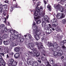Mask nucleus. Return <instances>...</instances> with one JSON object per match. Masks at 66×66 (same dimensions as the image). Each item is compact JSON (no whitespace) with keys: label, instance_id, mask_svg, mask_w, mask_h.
Segmentation results:
<instances>
[{"label":"nucleus","instance_id":"obj_14","mask_svg":"<svg viewBox=\"0 0 66 66\" xmlns=\"http://www.w3.org/2000/svg\"><path fill=\"white\" fill-rule=\"evenodd\" d=\"M58 45V44H57V43L55 42L53 44L52 46L54 48H56V49H57V48H58V47H57Z\"/></svg>","mask_w":66,"mask_h":66},{"label":"nucleus","instance_id":"obj_54","mask_svg":"<svg viewBox=\"0 0 66 66\" xmlns=\"http://www.w3.org/2000/svg\"><path fill=\"white\" fill-rule=\"evenodd\" d=\"M14 51L16 52H19V50H14Z\"/></svg>","mask_w":66,"mask_h":66},{"label":"nucleus","instance_id":"obj_38","mask_svg":"<svg viewBox=\"0 0 66 66\" xmlns=\"http://www.w3.org/2000/svg\"><path fill=\"white\" fill-rule=\"evenodd\" d=\"M62 43H61L60 44H64L65 43H66V40H64L62 42Z\"/></svg>","mask_w":66,"mask_h":66},{"label":"nucleus","instance_id":"obj_29","mask_svg":"<svg viewBox=\"0 0 66 66\" xmlns=\"http://www.w3.org/2000/svg\"><path fill=\"white\" fill-rule=\"evenodd\" d=\"M40 55V53L37 51L36 53V57H38Z\"/></svg>","mask_w":66,"mask_h":66},{"label":"nucleus","instance_id":"obj_39","mask_svg":"<svg viewBox=\"0 0 66 66\" xmlns=\"http://www.w3.org/2000/svg\"><path fill=\"white\" fill-rule=\"evenodd\" d=\"M65 15L63 13H61V18H64L65 17Z\"/></svg>","mask_w":66,"mask_h":66},{"label":"nucleus","instance_id":"obj_24","mask_svg":"<svg viewBox=\"0 0 66 66\" xmlns=\"http://www.w3.org/2000/svg\"><path fill=\"white\" fill-rule=\"evenodd\" d=\"M61 5H60L59 4H58V5L54 6V7H55V9H59V8H60Z\"/></svg>","mask_w":66,"mask_h":66},{"label":"nucleus","instance_id":"obj_55","mask_svg":"<svg viewBox=\"0 0 66 66\" xmlns=\"http://www.w3.org/2000/svg\"><path fill=\"white\" fill-rule=\"evenodd\" d=\"M3 48L2 46H0V50H3Z\"/></svg>","mask_w":66,"mask_h":66},{"label":"nucleus","instance_id":"obj_28","mask_svg":"<svg viewBox=\"0 0 66 66\" xmlns=\"http://www.w3.org/2000/svg\"><path fill=\"white\" fill-rule=\"evenodd\" d=\"M55 30L57 32H60V31H61V29H60L59 27H57L55 29Z\"/></svg>","mask_w":66,"mask_h":66},{"label":"nucleus","instance_id":"obj_47","mask_svg":"<svg viewBox=\"0 0 66 66\" xmlns=\"http://www.w3.org/2000/svg\"><path fill=\"white\" fill-rule=\"evenodd\" d=\"M35 34H36V35H38V31L37 30H36L35 32Z\"/></svg>","mask_w":66,"mask_h":66},{"label":"nucleus","instance_id":"obj_49","mask_svg":"<svg viewBox=\"0 0 66 66\" xmlns=\"http://www.w3.org/2000/svg\"><path fill=\"white\" fill-rule=\"evenodd\" d=\"M28 36H29V39H31L32 37V36H31V35L29 34L28 35Z\"/></svg>","mask_w":66,"mask_h":66},{"label":"nucleus","instance_id":"obj_32","mask_svg":"<svg viewBox=\"0 0 66 66\" xmlns=\"http://www.w3.org/2000/svg\"><path fill=\"white\" fill-rule=\"evenodd\" d=\"M3 37H4V38H6L8 37V36L7 34H5L4 35Z\"/></svg>","mask_w":66,"mask_h":66},{"label":"nucleus","instance_id":"obj_52","mask_svg":"<svg viewBox=\"0 0 66 66\" xmlns=\"http://www.w3.org/2000/svg\"><path fill=\"white\" fill-rule=\"evenodd\" d=\"M9 2V1H4V2L5 3H8Z\"/></svg>","mask_w":66,"mask_h":66},{"label":"nucleus","instance_id":"obj_50","mask_svg":"<svg viewBox=\"0 0 66 66\" xmlns=\"http://www.w3.org/2000/svg\"><path fill=\"white\" fill-rule=\"evenodd\" d=\"M19 65L21 66H22V63L21 62H20L19 63Z\"/></svg>","mask_w":66,"mask_h":66},{"label":"nucleus","instance_id":"obj_45","mask_svg":"<svg viewBox=\"0 0 66 66\" xmlns=\"http://www.w3.org/2000/svg\"><path fill=\"white\" fill-rule=\"evenodd\" d=\"M50 63L51 64H52V63H53V60H52V59H51L50 60Z\"/></svg>","mask_w":66,"mask_h":66},{"label":"nucleus","instance_id":"obj_23","mask_svg":"<svg viewBox=\"0 0 66 66\" xmlns=\"http://www.w3.org/2000/svg\"><path fill=\"white\" fill-rule=\"evenodd\" d=\"M20 55L18 53H16L15 54L14 57L15 58H18V57Z\"/></svg>","mask_w":66,"mask_h":66},{"label":"nucleus","instance_id":"obj_59","mask_svg":"<svg viewBox=\"0 0 66 66\" xmlns=\"http://www.w3.org/2000/svg\"><path fill=\"white\" fill-rule=\"evenodd\" d=\"M44 2L45 4L46 5V4H47V2H46V1H44Z\"/></svg>","mask_w":66,"mask_h":66},{"label":"nucleus","instance_id":"obj_21","mask_svg":"<svg viewBox=\"0 0 66 66\" xmlns=\"http://www.w3.org/2000/svg\"><path fill=\"white\" fill-rule=\"evenodd\" d=\"M2 59V56H1L0 55V62L1 64H2L4 62V61L3 59Z\"/></svg>","mask_w":66,"mask_h":66},{"label":"nucleus","instance_id":"obj_35","mask_svg":"<svg viewBox=\"0 0 66 66\" xmlns=\"http://www.w3.org/2000/svg\"><path fill=\"white\" fill-rule=\"evenodd\" d=\"M2 7L3 8H2L3 9H6L7 7V6L6 5H3L2 6Z\"/></svg>","mask_w":66,"mask_h":66},{"label":"nucleus","instance_id":"obj_63","mask_svg":"<svg viewBox=\"0 0 66 66\" xmlns=\"http://www.w3.org/2000/svg\"><path fill=\"white\" fill-rule=\"evenodd\" d=\"M9 55H8V54H7V58H9Z\"/></svg>","mask_w":66,"mask_h":66},{"label":"nucleus","instance_id":"obj_1","mask_svg":"<svg viewBox=\"0 0 66 66\" xmlns=\"http://www.w3.org/2000/svg\"><path fill=\"white\" fill-rule=\"evenodd\" d=\"M40 9L41 10H43V8L42 6L40 7V8L38 7L37 8L36 10H34V18L35 19L37 20L38 19L40 18V16H43L45 15V13L43 12V11H40Z\"/></svg>","mask_w":66,"mask_h":66},{"label":"nucleus","instance_id":"obj_57","mask_svg":"<svg viewBox=\"0 0 66 66\" xmlns=\"http://www.w3.org/2000/svg\"><path fill=\"white\" fill-rule=\"evenodd\" d=\"M37 61L39 63H42V61H41L40 60H38Z\"/></svg>","mask_w":66,"mask_h":66},{"label":"nucleus","instance_id":"obj_48","mask_svg":"<svg viewBox=\"0 0 66 66\" xmlns=\"http://www.w3.org/2000/svg\"><path fill=\"white\" fill-rule=\"evenodd\" d=\"M24 41V39L23 38H22L20 40V42H23Z\"/></svg>","mask_w":66,"mask_h":66},{"label":"nucleus","instance_id":"obj_4","mask_svg":"<svg viewBox=\"0 0 66 66\" xmlns=\"http://www.w3.org/2000/svg\"><path fill=\"white\" fill-rule=\"evenodd\" d=\"M44 21H43L42 22V25L43 27H45L46 25V23L47 22L48 19V17L47 15L44 16Z\"/></svg>","mask_w":66,"mask_h":66},{"label":"nucleus","instance_id":"obj_44","mask_svg":"<svg viewBox=\"0 0 66 66\" xmlns=\"http://www.w3.org/2000/svg\"><path fill=\"white\" fill-rule=\"evenodd\" d=\"M20 47H17L15 48L14 49V50H20Z\"/></svg>","mask_w":66,"mask_h":66},{"label":"nucleus","instance_id":"obj_11","mask_svg":"<svg viewBox=\"0 0 66 66\" xmlns=\"http://www.w3.org/2000/svg\"><path fill=\"white\" fill-rule=\"evenodd\" d=\"M34 53H33L32 52H29V53L32 54V55L33 56H36V52H37V51L36 50H34L33 51Z\"/></svg>","mask_w":66,"mask_h":66},{"label":"nucleus","instance_id":"obj_42","mask_svg":"<svg viewBox=\"0 0 66 66\" xmlns=\"http://www.w3.org/2000/svg\"><path fill=\"white\" fill-rule=\"evenodd\" d=\"M62 21L63 24H65L66 23V20L65 19H63L62 20Z\"/></svg>","mask_w":66,"mask_h":66},{"label":"nucleus","instance_id":"obj_58","mask_svg":"<svg viewBox=\"0 0 66 66\" xmlns=\"http://www.w3.org/2000/svg\"><path fill=\"white\" fill-rule=\"evenodd\" d=\"M0 54H1V55H3V56H4V54H3V53H0Z\"/></svg>","mask_w":66,"mask_h":66},{"label":"nucleus","instance_id":"obj_27","mask_svg":"<svg viewBox=\"0 0 66 66\" xmlns=\"http://www.w3.org/2000/svg\"><path fill=\"white\" fill-rule=\"evenodd\" d=\"M15 30H12L10 29L9 30V31H8V32H10V33H11V34H14V32H15Z\"/></svg>","mask_w":66,"mask_h":66},{"label":"nucleus","instance_id":"obj_2","mask_svg":"<svg viewBox=\"0 0 66 66\" xmlns=\"http://www.w3.org/2000/svg\"><path fill=\"white\" fill-rule=\"evenodd\" d=\"M55 50H53V51L54 52V55L55 57H56L57 56H62V54H63V50H60L59 51L58 53L55 52Z\"/></svg>","mask_w":66,"mask_h":66},{"label":"nucleus","instance_id":"obj_16","mask_svg":"<svg viewBox=\"0 0 66 66\" xmlns=\"http://www.w3.org/2000/svg\"><path fill=\"white\" fill-rule=\"evenodd\" d=\"M61 15H62V13H58L57 14V15L56 16V17L58 19H60L61 18Z\"/></svg>","mask_w":66,"mask_h":66},{"label":"nucleus","instance_id":"obj_61","mask_svg":"<svg viewBox=\"0 0 66 66\" xmlns=\"http://www.w3.org/2000/svg\"><path fill=\"white\" fill-rule=\"evenodd\" d=\"M47 66H51V65H50V64L48 63V64L47 65Z\"/></svg>","mask_w":66,"mask_h":66},{"label":"nucleus","instance_id":"obj_40","mask_svg":"<svg viewBox=\"0 0 66 66\" xmlns=\"http://www.w3.org/2000/svg\"><path fill=\"white\" fill-rule=\"evenodd\" d=\"M3 9L2 7H0V13H2Z\"/></svg>","mask_w":66,"mask_h":66},{"label":"nucleus","instance_id":"obj_20","mask_svg":"<svg viewBox=\"0 0 66 66\" xmlns=\"http://www.w3.org/2000/svg\"><path fill=\"white\" fill-rule=\"evenodd\" d=\"M7 13V10H4L3 11V14L4 16H6V14Z\"/></svg>","mask_w":66,"mask_h":66},{"label":"nucleus","instance_id":"obj_36","mask_svg":"<svg viewBox=\"0 0 66 66\" xmlns=\"http://www.w3.org/2000/svg\"><path fill=\"white\" fill-rule=\"evenodd\" d=\"M4 29L5 31L6 32H7V31H8V32H9V29L7 30V28L6 27H5Z\"/></svg>","mask_w":66,"mask_h":66},{"label":"nucleus","instance_id":"obj_60","mask_svg":"<svg viewBox=\"0 0 66 66\" xmlns=\"http://www.w3.org/2000/svg\"><path fill=\"white\" fill-rule=\"evenodd\" d=\"M35 24H36V23H35V22H33V26H35Z\"/></svg>","mask_w":66,"mask_h":66},{"label":"nucleus","instance_id":"obj_12","mask_svg":"<svg viewBox=\"0 0 66 66\" xmlns=\"http://www.w3.org/2000/svg\"><path fill=\"white\" fill-rule=\"evenodd\" d=\"M44 29L45 30H47L50 28H51V26L50 24H49L48 25H46L45 26Z\"/></svg>","mask_w":66,"mask_h":66},{"label":"nucleus","instance_id":"obj_56","mask_svg":"<svg viewBox=\"0 0 66 66\" xmlns=\"http://www.w3.org/2000/svg\"><path fill=\"white\" fill-rule=\"evenodd\" d=\"M5 50H9V48L7 47H5Z\"/></svg>","mask_w":66,"mask_h":66},{"label":"nucleus","instance_id":"obj_26","mask_svg":"<svg viewBox=\"0 0 66 66\" xmlns=\"http://www.w3.org/2000/svg\"><path fill=\"white\" fill-rule=\"evenodd\" d=\"M5 27V25L4 24H2L0 26V29H3Z\"/></svg>","mask_w":66,"mask_h":66},{"label":"nucleus","instance_id":"obj_17","mask_svg":"<svg viewBox=\"0 0 66 66\" xmlns=\"http://www.w3.org/2000/svg\"><path fill=\"white\" fill-rule=\"evenodd\" d=\"M55 23L53 24L52 25V27H53L54 28H55V27H56L57 26H58V24H59V23L57 22H55Z\"/></svg>","mask_w":66,"mask_h":66},{"label":"nucleus","instance_id":"obj_37","mask_svg":"<svg viewBox=\"0 0 66 66\" xmlns=\"http://www.w3.org/2000/svg\"><path fill=\"white\" fill-rule=\"evenodd\" d=\"M36 22L37 24H39L41 22V21H40V20H38L36 21Z\"/></svg>","mask_w":66,"mask_h":66},{"label":"nucleus","instance_id":"obj_18","mask_svg":"<svg viewBox=\"0 0 66 66\" xmlns=\"http://www.w3.org/2000/svg\"><path fill=\"white\" fill-rule=\"evenodd\" d=\"M59 10L62 13L64 11V8L63 7H60L59 8Z\"/></svg>","mask_w":66,"mask_h":66},{"label":"nucleus","instance_id":"obj_25","mask_svg":"<svg viewBox=\"0 0 66 66\" xmlns=\"http://www.w3.org/2000/svg\"><path fill=\"white\" fill-rule=\"evenodd\" d=\"M47 39V37L45 36H43L42 39V40H44V41H45V40H46Z\"/></svg>","mask_w":66,"mask_h":66},{"label":"nucleus","instance_id":"obj_15","mask_svg":"<svg viewBox=\"0 0 66 66\" xmlns=\"http://www.w3.org/2000/svg\"><path fill=\"white\" fill-rule=\"evenodd\" d=\"M34 37L37 40H38L39 39V38H40V37H39V36L38 35H35L34 36Z\"/></svg>","mask_w":66,"mask_h":66},{"label":"nucleus","instance_id":"obj_8","mask_svg":"<svg viewBox=\"0 0 66 66\" xmlns=\"http://www.w3.org/2000/svg\"><path fill=\"white\" fill-rule=\"evenodd\" d=\"M47 20V22L48 23L50 22L51 24H52L53 22H55L57 21V19L56 18L53 19L52 20H51L50 19L48 18V19Z\"/></svg>","mask_w":66,"mask_h":66},{"label":"nucleus","instance_id":"obj_62","mask_svg":"<svg viewBox=\"0 0 66 66\" xmlns=\"http://www.w3.org/2000/svg\"><path fill=\"white\" fill-rule=\"evenodd\" d=\"M52 30H53V31H54V30H55V29H54V28H52Z\"/></svg>","mask_w":66,"mask_h":66},{"label":"nucleus","instance_id":"obj_33","mask_svg":"<svg viewBox=\"0 0 66 66\" xmlns=\"http://www.w3.org/2000/svg\"><path fill=\"white\" fill-rule=\"evenodd\" d=\"M48 46L49 47H51L52 45V43H48Z\"/></svg>","mask_w":66,"mask_h":66},{"label":"nucleus","instance_id":"obj_3","mask_svg":"<svg viewBox=\"0 0 66 66\" xmlns=\"http://www.w3.org/2000/svg\"><path fill=\"white\" fill-rule=\"evenodd\" d=\"M9 64L11 65L12 66H16L17 62L14 61V60L13 59H10L9 61Z\"/></svg>","mask_w":66,"mask_h":66},{"label":"nucleus","instance_id":"obj_7","mask_svg":"<svg viewBox=\"0 0 66 66\" xmlns=\"http://www.w3.org/2000/svg\"><path fill=\"white\" fill-rule=\"evenodd\" d=\"M12 36H11V37L10 39V40L11 42H15V40L16 39H17L18 38V37L17 36L15 35L14 36L12 35Z\"/></svg>","mask_w":66,"mask_h":66},{"label":"nucleus","instance_id":"obj_31","mask_svg":"<svg viewBox=\"0 0 66 66\" xmlns=\"http://www.w3.org/2000/svg\"><path fill=\"white\" fill-rule=\"evenodd\" d=\"M13 34H14V35H16L17 36V35H18L19 34H18V32L15 30Z\"/></svg>","mask_w":66,"mask_h":66},{"label":"nucleus","instance_id":"obj_64","mask_svg":"<svg viewBox=\"0 0 66 66\" xmlns=\"http://www.w3.org/2000/svg\"><path fill=\"white\" fill-rule=\"evenodd\" d=\"M12 47H10V50H12Z\"/></svg>","mask_w":66,"mask_h":66},{"label":"nucleus","instance_id":"obj_19","mask_svg":"<svg viewBox=\"0 0 66 66\" xmlns=\"http://www.w3.org/2000/svg\"><path fill=\"white\" fill-rule=\"evenodd\" d=\"M3 43L5 45H9V44L10 42L9 41H8L7 40H6L5 41H4L3 42Z\"/></svg>","mask_w":66,"mask_h":66},{"label":"nucleus","instance_id":"obj_30","mask_svg":"<svg viewBox=\"0 0 66 66\" xmlns=\"http://www.w3.org/2000/svg\"><path fill=\"white\" fill-rule=\"evenodd\" d=\"M65 0H61L60 2V3L61 4H64V3Z\"/></svg>","mask_w":66,"mask_h":66},{"label":"nucleus","instance_id":"obj_10","mask_svg":"<svg viewBox=\"0 0 66 66\" xmlns=\"http://www.w3.org/2000/svg\"><path fill=\"white\" fill-rule=\"evenodd\" d=\"M28 47L30 48L31 50H33L34 49V44L32 43H30L28 44Z\"/></svg>","mask_w":66,"mask_h":66},{"label":"nucleus","instance_id":"obj_43","mask_svg":"<svg viewBox=\"0 0 66 66\" xmlns=\"http://www.w3.org/2000/svg\"><path fill=\"white\" fill-rule=\"evenodd\" d=\"M45 60H46L47 58H45V57H42V61H45Z\"/></svg>","mask_w":66,"mask_h":66},{"label":"nucleus","instance_id":"obj_41","mask_svg":"<svg viewBox=\"0 0 66 66\" xmlns=\"http://www.w3.org/2000/svg\"><path fill=\"white\" fill-rule=\"evenodd\" d=\"M53 66H62V64H59V65H57V64H53Z\"/></svg>","mask_w":66,"mask_h":66},{"label":"nucleus","instance_id":"obj_22","mask_svg":"<svg viewBox=\"0 0 66 66\" xmlns=\"http://www.w3.org/2000/svg\"><path fill=\"white\" fill-rule=\"evenodd\" d=\"M47 9L50 11H51V6L50 4H48L47 7Z\"/></svg>","mask_w":66,"mask_h":66},{"label":"nucleus","instance_id":"obj_6","mask_svg":"<svg viewBox=\"0 0 66 66\" xmlns=\"http://www.w3.org/2000/svg\"><path fill=\"white\" fill-rule=\"evenodd\" d=\"M35 45L37 46L38 47V49H43L44 48V46L42 45V43H38L36 42L35 43Z\"/></svg>","mask_w":66,"mask_h":66},{"label":"nucleus","instance_id":"obj_46","mask_svg":"<svg viewBox=\"0 0 66 66\" xmlns=\"http://www.w3.org/2000/svg\"><path fill=\"white\" fill-rule=\"evenodd\" d=\"M18 36V37L19 38H21V35L19 34L18 35H17V36Z\"/></svg>","mask_w":66,"mask_h":66},{"label":"nucleus","instance_id":"obj_9","mask_svg":"<svg viewBox=\"0 0 66 66\" xmlns=\"http://www.w3.org/2000/svg\"><path fill=\"white\" fill-rule=\"evenodd\" d=\"M18 6V4L17 3H16L15 4L13 5V6H12L10 8V9L11 12H12L13 10H14V8H18L19 7L17 6Z\"/></svg>","mask_w":66,"mask_h":66},{"label":"nucleus","instance_id":"obj_51","mask_svg":"<svg viewBox=\"0 0 66 66\" xmlns=\"http://www.w3.org/2000/svg\"><path fill=\"white\" fill-rule=\"evenodd\" d=\"M1 40V41H0V45H1L2 44V39H1V38L0 39Z\"/></svg>","mask_w":66,"mask_h":66},{"label":"nucleus","instance_id":"obj_53","mask_svg":"<svg viewBox=\"0 0 66 66\" xmlns=\"http://www.w3.org/2000/svg\"><path fill=\"white\" fill-rule=\"evenodd\" d=\"M9 50H6L5 51V52H6V53H8V52H9Z\"/></svg>","mask_w":66,"mask_h":66},{"label":"nucleus","instance_id":"obj_34","mask_svg":"<svg viewBox=\"0 0 66 66\" xmlns=\"http://www.w3.org/2000/svg\"><path fill=\"white\" fill-rule=\"evenodd\" d=\"M0 34L1 35H3L4 34V30H2L0 32Z\"/></svg>","mask_w":66,"mask_h":66},{"label":"nucleus","instance_id":"obj_13","mask_svg":"<svg viewBox=\"0 0 66 66\" xmlns=\"http://www.w3.org/2000/svg\"><path fill=\"white\" fill-rule=\"evenodd\" d=\"M46 32L47 34H51V33L52 32V30L49 28L47 29Z\"/></svg>","mask_w":66,"mask_h":66},{"label":"nucleus","instance_id":"obj_5","mask_svg":"<svg viewBox=\"0 0 66 66\" xmlns=\"http://www.w3.org/2000/svg\"><path fill=\"white\" fill-rule=\"evenodd\" d=\"M27 64L29 65V64L30 65H32V66H38V63L37 62H35L31 61H30V59H29L27 60Z\"/></svg>","mask_w":66,"mask_h":66}]
</instances>
